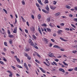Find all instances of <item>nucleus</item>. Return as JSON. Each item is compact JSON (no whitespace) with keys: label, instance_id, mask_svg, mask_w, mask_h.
I'll return each instance as SVG.
<instances>
[{"label":"nucleus","instance_id":"obj_41","mask_svg":"<svg viewBox=\"0 0 77 77\" xmlns=\"http://www.w3.org/2000/svg\"><path fill=\"white\" fill-rule=\"evenodd\" d=\"M31 17L32 19H34L35 18V17L33 15H31Z\"/></svg>","mask_w":77,"mask_h":77},{"label":"nucleus","instance_id":"obj_57","mask_svg":"<svg viewBox=\"0 0 77 77\" xmlns=\"http://www.w3.org/2000/svg\"><path fill=\"white\" fill-rule=\"evenodd\" d=\"M75 11H77V7L76 6L75 7Z\"/></svg>","mask_w":77,"mask_h":77},{"label":"nucleus","instance_id":"obj_58","mask_svg":"<svg viewBox=\"0 0 77 77\" xmlns=\"http://www.w3.org/2000/svg\"><path fill=\"white\" fill-rule=\"evenodd\" d=\"M65 30H69V29L68 28H66V29H65Z\"/></svg>","mask_w":77,"mask_h":77},{"label":"nucleus","instance_id":"obj_16","mask_svg":"<svg viewBox=\"0 0 77 77\" xmlns=\"http://www.w3.org/2000/svg\"><path fill=\"white\" fill-rule=\"evenodd\" d=\"M9 37H10V38H14V35H8Z\"/></svg>","mask_w":77,"mask_h":77},{"label":"nucleus","instance_id":"obj_27","mask_svg":"<svg viewBox=\"0 0 77 77\" xmlns=\"http://www.w3.org/2000/svg\"><path fill=\"white\" fill-rule=\"evenodd\" d=\"M33 47L34 48H36V49H38V47L34 45Z\"/></svg>","mask_w":77,"mask_h":77},{"label":"nucleus","instance_id":"obj_6","mask_svg":"<svg viewBox=\"0 0 77 77\" xmlns=\"http://www.w3.org/2000/svg\"><path fill=\"white\" fill-rule=\"evenodd\" d=\"M53 47L54 48H57L60 49V47L59 46H57V45H54V46Z\"/></svg>","mask_w":77,"mask_h":77},{"label":"nucleus","instance_id":"obj_37","mask_svg":"<svg viewBox=\"0 0 77 77\" xmlns=\"http://www.w3.org/2000/svg\"><path fill=\"white\" fill-rule=\"evenodd\" d=\"M60 26H64V23H60Z\"/></svg>","mask_w":77,"mask_h":77},{"label":"nucleus","instance_id":"obj_36","mask_svg":"<svg viewBox=\"0 0 77 77\" xmlns=\"http://www.w3.org/2000/svg\"><path fill=\"white\" fill-rule=\"evenodd\" d=\"M35 62H37V63H39L40 62L38 60H35Z\"/></svg>","mask_w":77,"mask_h":77},{"label":"nucleus","instance_id":"obj_43","mask_svg":"<svg viewBox=\"0 0 77 77\" xmlns=\"http://www.w3.org/2000/svg\"><path fill=\"white\" fill-rule=\"evenodd\" d=\"M71 25L72 27H74V28H75V26H74L73 24H71Z\"/></svg>","mask_w":77,"mask_h":77},{"label":"nucleus","instance_id":"obj_60","mask_svg":"<svg viewBox=\"0 0 77 77\" xmlns=\"http://www.w3.org/2000/svg\"><path fill=\"white\" fill-rule=\"evenodd\" d=\"M27 25L28 26H29V22H26Z\"/></svg>","mask_w":77,"mask_h":77},{"label":"nucleus","instance_id":"obj_42","mask_svg":"<svg viewBox=\"0 0 77 77\" xmlns=\"http://www.w3.org/2000/svg\"><path fill=\"white\" fill-rule=\"evenodd\" d=\"M53 63H54V65H55L56 66H57V63H56L55 62H53Z\"/></svg>","mask_w":77,"mask_h":77},{"label":"nucleus","instance_id":"obj_15","mask_svg":"<svg viewBox=\"0 0 77 77\" xmlns=\"http://www.w3.org/2000/svg\"><path fill=\"white\" fill-rule=\"evenodd\" d=\"M47 20L48 22H50V17H48L47 19Z\"/></svg>","mask_w":77,"mask_h":77},{"label":"nucleus","instance_id":"obj_53","mask_svg":"<svg viewBox=\"0 0 77 77\" xmlns=\"http://www.w3.org/2000/svg\"><path fill=\"white\" fill-rule=\"evenodd\" d=\"M36 5L37 7H39V4L37 3H36Z\"/></svg>","mask_w":77,"mask_h":77},{"label":"nucleus","instance_id":"obj_19","mask_svg":"<svg viewBox=\"0 0 77 77\" xmlns=\"http://www.w3.org/2000/svg\"><path fill=\"white\" fill-rule=\"evenodd\" d=\"M46 9V10H47V11H49V8H48V5H47Z\"/></svg>","mask_w":77,"mask_h":77},{"label":"nucleus","instance_id":"obj_25","mask_svg":"<svg viewBox=\"0 0 77 77\" xmlns=\"http://www.w3.org/2000/svg\"><path fill=\"white\" fill-rule=\"evenodd\" d=\"M17 66L18 67V68H22L23 67L21 66H20L19 65H17Z\"/></svg>","mask_w":77,"mask_h":77},{"label":"nucleus","instance_id":"obj_38","mask_svg":"<svg viewBox=\"0 0 77 77\" xmlns=\"http://www.w3.org/2000/svg\"><path fill=\"white\" fill-rule=\"evenodd\" d=\"M21 3H22L23 5H25V2H24V1H22Z\"/></svg>","mask_w":77,"mask_h":77},{"label":"nucleus","instance_id":"obj_31","mask_svg":"<svg viewBox=\"0 0 77 77\" xmlns=\"http://www.w3.org/2000/svg\"><path fill=\"white\" fill-rule=\"evenodd\" d=\"M72 70H73V69H69L68 70V71H72Z\"/></svg>","mask_w":77,"mask_h":77},{"label":"nucleus","instance_id":"obj_24","mask_svg":"<svg viewBox=\"0 0 77 77\" xmlns=\"http://www.w3.org/2000/svg\"><path fill=\"white\" fill-rule=\"evenodd\" d=\"M41 15L39 14L38 15V19H39V20L41 18Z\"/></svg>","mask_w":77,"mask_h":77},{"label":"nucleus","instance_id":"obj_51","mask_svg":"<svg viewBox=\"0 0 77 77\" xmlns=\"http://www.w3.org/2000/svg\"><path fill=\"white\" fill-rule=\"evenodd\" d=\"M55 61H56V62H58L59 61V60H58V59H55Z\"/></svg>","mask_w":77,"mask_h":77},{"label":"nucleus","instance_id":"obj_63","mask_svg":"<svg viewBox=\"0 0 77 77\" xmlns=\"http://www.w3.org/2000/svg\"><path fill=\"white\" fill-rule=\"evenodd\" d=\"M69 16L70 17H72V15L71 14H70Z\"/></svg>","mask_w":77,"mask_h":77},{"label":"nucleus","instance_id":"obj_23","mask_svg":"<svg viewBox=\"0 0 77 77\" xmlns=\"http://www.w3.org/2000/svg\"><path fill=\"white\" fill-rule=\"evenodd\" d=\"M47 30L48 31V32H51V29L48 28H47Z\"/></svg>","mask_w":77,"mask_h":77},{"label":"nucleus","instance_id":"obj_1","mask_svg":"<svg viewBox=\"0 0 77 77\" xmlns=\"http://www.w3.org/2000/svg\"><path fill=\"white\" fill-rule=\"evenodd\" d=\"M28 42L29 44H30V45H31L32 46H33V45H34V43H33V42H32V39H29L28 40Z\"/></svg>","mask_w":77,"mask_h":77},{"label":"nucleus","instance_id":"obj_56","mask_svg":"<svg viewBox=\"0 0 77 77\" xmlns=\"http://www.w3.org/2000/svg\"><path fill=\"white\" fill-rule=\"evenodd\" d=\"M46 62H47V63H48V64H49V62L48 61V60H47V59H46Z\"/></svg>","mask_w":77,"mask_h":77},{"label":"nucleus","instance_id":"obj_26","mask_svg":"<svg viewBox=\"0 0 77 77\" xmlns=\"http://www.w3.org/2000/svg\"><path fill=\"white\" fill-rule=\"evenodd\" d=\"M45 4L48 3V0H45Z\"/></svg>","mask_w":77,"mask_h":77},{"label":"nucleus","instance_id":"obj_40","mask_svg":"<svg viewBox=\"0 0 77 77\" xmlns=\"http://www.w3.org/2000/svg\"><path fill=\"white\" fill-rule=\"evenodd\" d=\"M76 52H77V51H72V53H73L75 54Z\"/></svg>","mask_w":77,"mask_h":77},{"label":"nucleus","instance_id":"obj_18","mask_svg":"<svg viewBox=\"0 0 77 77\" xmlns=\"http://www.w3.org/2000/svg\"><path fill=\"white\" fill-rule=\"evenodd\" d=\"M63 64H64L65 65H66V66H68V64L66 63L64 61H63Z\"/></svg>","mask_w":77,"mask_h":77},{"label":"nucleus","instance_id":"obj_32","mask_svg":"<svg viewBox=\"0 0 77 77\" xmlns=\"http://www.w3.org/2000/svg\"><path fill=\"white\" fill-rule=\"evenodd\" d=\"M56 3H57V2H56L55 1H54V3H53L54 5H56Z\"/></svg>","mask_w":77,"mask_h":77},{"label":"nucleus","instance_id":"obj_39","mask_svg":"<svg viewBox=\"0 0 77 77\" xmlns=\"http://www.w3.org/2000/svg\"><path fill=\"white\" fill-rule=\"evenodd\" d=\"M4 44L5 46H7L8 45H7V43L6 42H4Z\"/></svg>","mask_w":77,"mask_h":77},{"label":"nucleus","instance_id":"obj_47","mask_svg":"<svg viewBox=\"0 0 77 77\" xmlns=\"http://www.w3.org/2000/svg\"><path fill=\"white\" fill-rule=\"evenodd\" d=\"M51 41L52 42H54V39H51Z\"/></svg>","mask_w":77,"mask_h":77},{"label":"nucleus","instance_id":"obj_22","mask_svg":"<svg viewBox=\"0 0 77 77\" xmlns=\"http://www.w3.org/2000/svg\"><path fill=\"white\" fill-rule=\"evenodd\" d=\"M60 15V13H59V12L55 14L56 16H58V15Z\"/></svg>","mask_w":77,"mask_h":77},{"label":"nucleus","instance_id":"obj_2","mask_svg":"<svg viewBox=\"0 0 77 77\" xmlns=\"http://www.w3.org/2000/svg\"><path fill=\"white\" fill-rule=\"evenodd\" d=\"M30 30L31 32H32L33 33H35V27L32 26L31 28H30Z\"/></svg>","mask_w":77,"mask_h":77},{"label":"nucleus","instance_id":"obj_21","mask_svg":"<svg viewBox=\"0 0 77 77\" xmlns=\"http://www.w3.org/2000/svg\"><path fill=\"white\" fill-rule=\"evenodd\" d=\"M3 10L5 12V13L6 14H8V12L6 10H5V9H3Z\"/></svg>","mask_w":77,"mask_h":77},{"label":"nucleus","instance_id":"obj_9","mask_svg":"<svg viewBox=\"0 0 77 77\" xmlns=\"http://www.w3.org/2000/svg\"><path fill=\"white\" fill-rule=\"evenodd\" d=\"M62 32V31L61 30H58L57 33L58 34H59L60 35H61V33H60L61 32Z\"/></svg>","mask_w":77,"mask_h":77},{"label":"nucleus","instance_id":"obj_3","mask_svg":"<svg viewBox=\"0 0 77 77\" xmlns=\"http://www.w3.org/2000/svg\"><path fill=\"white\" fill-rule=\"evenodd\" d=\"M59 70L60 71H62V72H63V73H65V70L63 69H62V68L59 69Z\"/></svg>","mask_w":77,"mask_h":77},{"label":"nucleus","instance_id":"obj_55","mask_svg":"<svg viewBox=\"0 0 77 77\" xmlns=\"http://www.w3.org/2000/svg\"><path fill=\"white\" fill-rule=\"evenodd\" d=\"M3 60H4V61H5V62H6V61H7V60H6V59H5V58H3Z\"/></svg>","mask_w":77,"mask_h":77},{"label":"nucleus","instance_id":"obj_11","mask_svg":"<svg viewBox=\"0 0 77 77\" xmlns=\"http://www.w3.org/2000/svg\"><path fill=\"white\" fill-rule=\"evenodd\" d=\"M37 1L38 2V3H40L41 5H42V2H41V0H37Z\"/></svg>","mask_w":77,"mask_h":77},{"label":"nucleus","instance_id":"obj_54","mask_svg":"<svg viewBox=\"0 0 77 77\" xmlns=\"http://www.w3.org/2000/svg\"><path fill=\"white\" fill-rule=\"evenodd\" d=\"M42 72H44V73H45V72H45V71L44 70H42Z\"/></svg>","mask_w":77,"mask_h":77},{"label":"nucleus","instance_id":"obj_59","mask_svg":"<svg viewBox=\"0 0 77 77\" xmlns=\"http://www.w3.org/2000/svg\"><path fill=\"white\" fill-rule=\"evenodd\" d=\"M74 70H75V71H77V67H76V68H75L74 69Z\"/></svg>","mask_w":77,"mask_h":77},{"label":"nucleus","instance_id":"obj_52","mask_svg":"<svg viewBox=\"0 0 77 77\" xmlns=\"http://www.w3.org/2000/svg\"><path fill=\"white\" fill-rule=\"evenodd\" d=\"M0 63H1V64H2V65H3V62L1 61H0Z\"/></svg>","mask_w":77,"mask_h":77},{"label":"nucleus","instance_id":"obj_45","mask_svg":"<svg viewBox=\"0 0 77 77\" xmlns=\"http://www.w3.org/2000/svg\"><path fill=\"white\" fill-rule=\"evenodd\" d=\"M74 20L77 22V18H74L73 19Z\"/></svg>","mask_w":77,"mask_h":77},{"label":"nucleus","instance_id":"obj_7","mask_svg":"<svg viewBox=\"0 0 77 77\" xmlns=\"http://www.w3.org/2000/svg\"><path fill=\"white\" fill-rule=\"evenodd\" d=\"M42 11H43L44 12H45L46 14H48L49 11H47L45 10H42Z\"/></svg>","mask_w":77,"mask_h":77},{"label":"nucleus","instance_id":"obj_17","mask_svg":"<svg viewBox=\"0 0 77 77\" xmlns=\"http://www.w3.org/2000/svg\"><path fill=\"white\" fill-rule=\"evenodd\" d=\"M32 36L33 38H34V39H36V36H35V35H32Z\"/></svg>","mask_w":77,"mask_h":77},{"label":"nucleus","instance_id":"obj_34","mask_svg":"<svg viewBox=\"0 0 77 77\" xmlns=\"http://www.w3.org/2000/svg\"><path fill=\"white\" fill-rule=\"evenodd\" d=\"M27 57L28 59H29V60H30L31 59V57H30L28 56Z\"/></svg>","mask_w":77,"mask_h":77},{"label":"nucleus","instance_id":"obj_8","mask_svg":"<svg viewBox=\"0 0 77 77\" xmlns=\"http://www.w3.org/2000/svg\"><path fill=\"white\" fill-rule=\"evenodd\" d=\"M54 24L53 23H50L49 24V26H50V27H54Z\"/></svg>","mask_w":77,"mask_h":77},{"label":"nucleus","instance_id":"obj_4","mask_svg":"<svg viewBox=\"0 0 77 77\" xmlns=\"http://www.w3.org/2000/svg\"><path fill=\"white\" fill-rule=\"evenodd\" d=\"M17 27H16L14 28V30L13 32V33H16L17 32Z\"/></svg>","mask_w":77,"mask_h":77},{"label":"nucleus","instance_id":"obj_10","mask_svg":"<svg viewBox=\"0 0 77 77\" xmlns=\"http://www.w3.org/2000/svg\"><path fill=\"white\" fill-rule=\"evenodd\" d=\"M50 8L51 9H52L53 10H54V9H56V7L51 6Z\"/></svg>","mask_w":77,"mask_h":77},{"label":"nucleus","instance_id":"obj_33","mask_svg":"<svg viewBox=\"0 0 77 77\" xmlns=\"http://www.w3.org/2000/svg\"><path fill=\"white\" fill-rule=\"evenodd\" d=\"M29 50H30L29 49V48H28V49H26L25 51H29Z\"/></svg>","mask_w":77,"mask_h":77},{"label":"nucleus","instance_id":"obj_46","mask_svg":"<svg viewBox=\"0 0 77 77\" xmlns=\"http://www.w3.org/2000/svg\"><path fill=\"white\" fill-rule=\"evenodd\" d=\"M25 56H26V57H28V56L29 55H28L27 54H26V53H25Z\"/></svg>","mask_w":77,"mask_h":77},{"label":"nucleus","instance_id":"obj_48","mask_svg":"<svg viewBox=\"0 0 77 77\" xmlns=\"http://www.w3.org/2000/svg\"><path fill=\"white\" fill-rule=\"evenodd\" d=\"M9 43H10V44H12V41H9Z\"/></svg>","mask_w":77,"mask_h":77},{"label":"nucleus","instance_id":"obj_30","mask_svg":"<svg viewBox=\"0 0 77 77\" xmlns=\"http://www.w3.org/2000/svg\"><path fill=\"white\" fill-rule=\"evenodd\" d=\"M8 33L9 35H10L11 34V32H10V31L9 30H8Z\"/></svg>","mask_w":77,"mask_h":77},{"label":"nucleus","instance_id":"obj_61","mask_svg":"<svg viewBox=\"0 0 77 77\" xmlns=\"http://www.w3.org/2000/svg\"><path fill=\"white\" fill-rule=\"evenodd\" d=\"M34 53L35 54V55H38V53H37V52H35Z\"/></svg>","mask_w":77,"mask_h":77},{"label":"nucleus","instance_id":"obj_62","mask_svg":"<svg viewBox=\"0 0 77 77\" xmlns=\"http://www.w3.org/2000/svg\"><path fill=\"white\" fill-rule=\"evenodd\" d=\"M12 75H13V74H11V75H9V76L10 77H12Z\"/></svg>","mask_w":77,"mask_h":77},{"label":"nucleus","instance_id":"obj_20","mask_svg":"<svg viewBox=\"0 0 77 77\" xmlns=\"http://www.w3.org/2000/svg\"><path fill=\"white\" fill-rule=\"evenodd\" d=\"M60 39H61L62 41H66V40H65L62 37H60Z\"/></svg>","mask_w":77,"mask_h":77},{"label":"nucleus","instance_id":"obj_44","mask_svg":"<svg viewBox=\"0 0 77 77\" xmlns=\"http://www.w3.org/2000/svg\"><path fill=\"white\" fill-rule=\"evenodd\" d=\"M24 65L25 67H27V65H26V63H24Z\"/></svg>","mask_w":77,"mask_h":77},{"label":"nucleus","instance_id":"obj_14","mask_svg":"<svg viewBox=\"0 0 77 77\" xmlns=\"http://www.w3.org/2000/svg\"><path fill=\"white\" fill-rule=\"evenodd\" d=\"M66 7L67 9H71V7H70V6L69 5H66Z\"/></svg>","mask_w":77,"mask_h":77},{"label":"nucleus","instance_id":"obj_28","mask_svg":"<svg viewBox=\"0 0 77 77\" xmlns=\"http://www.w3.org/2000/svg\"><path fill=\"white\" fill-rule=\"evenodd\" d=\"M11 68H13V69H14V70H16V69L15 68V67L11 66Z\"/></svg>","mask_w":77,"mask_h":77},{"label":"nucleus","instance_id":"obj_13","mask_svg":"<svg viewBox=\"0 0 77 77\" xmlns=\"http://www.w3.org/2000/svg\"><path fill=\"white\" fill-rule=\"evenodd\" d=\"M38 30L40 33L41 35H42V32H41V29H40V28H38Z\"/></svg>","mask_w":77,"mask_h":77},{"label":"nucleus","instance_id":"obj_29","mask_svg":"<svg viewBox=\"0 0 77 77\" xmlns=\"http://www.w3.org/2000/svg\"><path fill=\"white\" fill-rule=\"evenodd\" d=\"M42 26H44V27H47V25L45 23L43 24Z\"/></svg>","mask_w":77,"mask_h":77},{"label":"nucleus","instance_id":"obj_49","mask_svg":"<svg viewBox=\"0 0 77 77\" xmlns=\"http://www.w3.org/2000/svg\"><path fill=\"white\" fill-rule=\"evenodd\" d=\"M60 50L61 51H65V50L64 49H60Z\"/></svg>","mask_w":77,"mask_h":77},{"label":"nucleus","instance_id":"obj_12","mask_svg":"<svg viewBox=\"0 0 77 77\" xmlns=\"http://www.w3.org/2000/svg\"><path fill=\"white\" fill-rule=\"evenodd\" d=\"M49 56H50V57H51L52 56H53V54L52 53L50 52L49 53Z\"/></svg>","mask_w":77,"mask_h":77},{"label":"nucleus","instance_id":"obj_35","mask_svg":"<svg viewBox=\"0 0 77 77\" xmlns=\"http://www.w3.org/2000/svg\"><path fill=\"white\" fill-rule=\"evenodd\" d=\"M53 36H54V37L56 36H57L56 34V33H54L53 34Z\"/></svg>","mask_w":77,"mask_h":77},{"label":"nucleus","instance_id":"obj_5","mask_svg":"<svg viewBox=\"0 0 77 77\" xmlns=\"http://www.w3.org/2000/svg\"><path fill=\"white\" fill-rule=\"evenodd\" d=\"M44 40L45 41V43H48V40L47 38H44Z\"/></svg>","mask_w":77,"mask_h":77},{"label":"nucleus","instance_id":"obj_50","mask_svg":"<svg viewBox=\"0 0 77 77\" xmlns=\"http://www.w3.org/2000/svg\"><path fill=\"white\" fill-rule=\"evenodd\" d=\"M25 32L26 33H28V30L27 29H25Z\"/></svg>","mask_w":77,"mask_h":77},{"label":"nucleus","instance_id":"obj_64","mask_svg":"<svg viewBox=\"0 0 77 77\" xmlns=\"http://www.w3.org/2000/svg\"><path fill=\"white\" fill-rule=\"evenodd\" d=\"M11 53H12L13 54H14V51H11Z\"/></svg>","mask_w":77,"mask_h":77}]
</instances>
